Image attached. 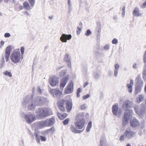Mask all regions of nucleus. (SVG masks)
<instances>
[{
  "mask_svg": "<svg viewBox=\"0 0 146 146\" xmlns=\"http://www.w3.org/2000/svg\"><path fill=\"white\" fill-rule=\"evenodd\" d=\"M130 103V102L129 101H126L123 102L122 105L123 110L126 111L124 114L123 117L122 119L123 125L124 126L126 125L129 120L131 118L132 114L133 112L132 110H127L129 107V104Z\"/></svg>",
  "mask_w": 146,
  "mask_h": 146,
  "instance_id": "1",
  "label": "nucleus"
},
{
  "mask_svg": "<svg viewBox=\"0 0 146 146\" xmlns=\"http://www.w3.org/2000/svg\"><path fill=\"white\" fill-rule=\"evenodd\" d=\"M22 104L24 106H27L28 109L30 110H34L36 107L37 106L29 96H27L23 98Z\"/></svg>",
  "mask_w": 146,
  "mask_h": 146,
  "instance_id": "2",
  "label": "nucleus"
},
{
  "mask_svg": "<svg viewBox=\"0 0 146 146\" xmlns=\"http://www.w3.org/2000/svg\"><path fill=\"white\" fill-rule=\"evenodd\" d=\"M135 133L133 131L130 127L127 128L123 134L120 136L119 140L123 141L125 139H129L134 137L135 135Z\"/></svg>",
  "mask_w": 146,
  "mask_h": 146,
  "instance_id": "3",
  "label": "nucleus"
},
{
  "mask_svg": "<svg viewBox=\"0 0 146 146\" xmlns=\"http://www.w3.org/2000/svg\"><path fill=\"white\" fill-rule=\"evenodd\" d=\"M36 113L41 117H44L52 114V110L46 108H40L36 110Z\"/></svg>",
  "mask_w": 146,
  "mask_h": 146,
  "instance_id": "4",
  "label": "nucleus"
},
{
  "mask_svg": "<svg viewBox=\"0 0 146 146\" xmlns=\"http://www.w3.org/2000/svg\"><path fill=\"white\" fill-rule=\"evenodd\" d=\"M10 58L11 61L15 64L19 62L21 59L20 51L16 50H14L11 54Z\"/></svg>",
  "mask_w": 146,
  "mask_h": 146,
  "instance_id": "5",
  "label": "nucleus"
},
{
  "mask_svg": "<svg viewBox=\"0 0 146 146\" xmlns=\"http://www.w3.org/2000/svg\"><path fill=\"white\" fill-rule=\"evenodd\" d=\"M134 108L137 113L141 117H143L144 115L146 114V100L145 105L142 104L141 105V108L139 111L138 110V106H135L134 107Z\"/></svg>",
  "mask_w": 146,
  "mask_h": 146,
  "instance_id": "6",
  "label": "nucleus"
},
{
  "mask_svg": "<svg viewBox=\"0 0 146 146\" xmlns=\"http://www.w3.org/2000/svg\"><path fill=\"white\" fill-rule=\"evenodd\" d=\"M34 101L37 106H42L46 103L47 98L45 97L41 96H37L35 97L33 99Z\"/></svg>",
  "mask_w": 146,
  "mask_h": 146,
  "instance_id": "7",
  "label": "nucleus"
},
{
  "mask_svg": "<svg viewBox=\"0 0 146 146\" xmlns=\"http://www.w3.org/2000/svg\"><path fill=\"white\" fill-rule=\"evenodd\" d=\"M24 118L27 122L29 123H31L35 120V116L30 112L25 114Z\"/></svg>",
  "mask_w": 146,
  "mask_h": 146,
  "instance_id": "8",
  "label": "nucleus"
},
{
  "mask_svg": "<svg viewBox=\"0 0 146 146\" xmlns=\"http://www.w3.org/2000/svg\"><path fill=\"white\" fill-rule=\"evenodd\" d=\"M113 114L115 116H120L122 113V111L120 109L118 108L117 104H115L113 106L112 108Z\"/></svg>",
  "mask_w": 146,
  "mask_h": 146,
  "instance_id": "9",
  "label": "nucleus"
},
{
  "mask_svg": "<svg viewBox=\"0 0 146 146\" xmlns=\"http://www.w3.org/2000/svg\"><path fill=\"white\" fill-rule=\"evenodd\" d=\"M85 121L84 119H82L80 120H77L76 122L75 123L76 127L79 129H82L85 125Z\"/></svg>",
  "mask_w": 146,
  "mask_h": 146,
  "instance_id": "10",
  "label": "nucleus"
},
{
  "mask_svg": "<svg viewBox=\"0 0 146 146\" xmlns=\"http://www.w3.org/2000/svg\"><path fill=\"white\" fill-rule=\"evenodd\" d=\"M50 92L54 97L60 98L62 97V92L58 89H52L50 90Z\"/></svg>",
  "mask_w": 146,
  "mask_h": 146,
  "instance_id": "11",
  "label": "nucleus"
},
{
  "mask_svg": "<svg viewBox=\"0 0 146 146\" xmlns=\"http://www.w3.org/2000/svg\"><path fill=\"white\" fill-rule=\"evenodd\" d=\"M72 37V36L71 35H66L63 34L61 36L60 39L62 42H66L67 40H70Z\"/></svg>",
  "mask_w": 146,
  "mask_h": 146,
  "instance_id": "12",
  "label": "nucleus"
},
{
  "mask_svg": "<svg viewBox=\"0 0 146 146\" xmlns=\"http://www.w3.org/2000/svg\"><path fill=\"white\" fill-rule=\"evenodd\" d=\"M58 78L54 77L52 76L49 79V82L51 86H54L58 84Z\"/></svg>",
  "mask_w": 146,
  "mask_h": 146,
  "instance_id": "13",
  "label": "nucleus"
},
{
  "mask_svg": "<svg viewBox=\"0 0 146 146\" xmlns=\"http://www.w3.org/2000/svg\"><path fill=\"white\" fill-rule=\"evenodd\" d=\"M73 90V84L72 82H71L69 83L67 86L64 93L65 94H67L72 93Z\"/></svg>",
  "mask_w": 146,
  "mask_h": 146,
  "instance_id": "14",
  "label": "nucleus"
},
{
  "mask_svg": "<svg viewBox=\"0 0 146 146\" xmlns=\"http://www.w3.org/2000/svg\"><path fill=\"white\" fill-rule=\"evenodd\" d=\"M64 60L66 62L68 66L70 68H71L72 66L71 62V57L69 54H66Z\"/></svg>",
  "mask_w": 146,
  "mask_h": 146,
  "instance_id": "15",
  "label": "nucleus"
},
{
  "mask_svg": "<svg viewBox=\"0 0 146 146\" xmlns=\"http://www.w3.org/2000/svg\"><path fill=\"white\" fill-rule=\"evenodd\" d=\"M69 76L67 75L61 79L60 86V88L62 89L65 86L69 80Z\"/></svg>",
  "mask_w": 146,
  "mask_h": 146,
  "instance_id": "16",
  "label": "nucleus"
},
{
  "mask_svg": "<svg viewBox=\"0 0 146 146\" xmlns=\"http://www.w3.org/2000/svg\"><path fill=\"white\" fill-rule=\"evenodd\" d=\"M11 51V47L10 46H9L6 48L5 51V56L7 61L9 60V58Z\"/></svg>",
  "mask_w": 146,
  "mask_h": 146,
  "instance_id": "17",
  "label": "nucleus"
},
{
  "mask_svg": "<svg viewBox=\"0 0 146 146\" xmlns=\"http://www.w3.org/2000/svg\"><path fill=\"white\" fill-rule=\"evenodd\" d=\"M136 82L135 86L142 87L143 85V82L141 80L140 75H138L135 79Z\"/></svg>",
  "mask_w": 146,
  "mask_h": 146,
  "instance_id": "18",
  "label": "nucleus"
},
{
  "mask_svg": "<svg viewBox=\"0 0 146 146\" xmlns=\"http://www.w3.org/2000/svg\"><path fill=\"white\" fill-rule=\"evenodd\" d=\"M130 125L132 127H135L139 125V123L138 120L135 118H133L130 121Z\"/></svg>",
  "mask_w": 146,
  "mask_h": 146,
  "instance_id": "19",
  "label": "nucleus"
},
{
  "mask_svg": "<svg viewBox=\"0 0 146 146\" xmlns=\"http://www.w3.org/2000/svg\"><path fill=\"white\" fill-rule=\"evenodd\" d=\"M65 103V100H60L58 103V105L59 108L62 111H64L65 110V108L64 106V104Z\"/></svg>",
  "mask_w": 146,
  "mask_h": 146,
  "instance_id": "20",
  "label": "nucleus"
},
{
  "mask_svg": "<svg viewBox=\"0 0 146 146\" xmlns=\"http://www.w3.org/2000/svg\"><path fill=\"white\" fill-rule=\"evenodd\" d=\"M46 126H51L54 124L55 122V119L54 118L48 119L45 120Z\"/></svg>",
  "mask_w": 146,
  "mask_h": 146,
  "instance_id": "21",
  "label": "nucleus"
},
{
  "mask_svg": "<svg viewBox=\"0 0 146 146\" xmlns=\"http://www.w3.org/2000/svg\"><path fill=\"white\" fill-rule=\"evenodd\" d=\"M65 103L66 104V108L68 112H70L72 108V104L68 100H65Z\"/></svg>",
  "mask_w": 146,
  "mask_h": 146,
  "instance_id": "22",
  "label": "nucleus"
},
{
  "mask_svg": "<svg viewBox=\"0 0 146 146\" xmlns=\"http://www.w3.org/2000/svg\"><path fill=\"white\" fill-rule=\"evenodd\" d=\"M133 15L136 16H141V14L139 13V9L138 7H135L133 12Z\"/></svg>",
  "mask_w": 146,
  "mask_h": 146,
  "instance_id": "23",
  "label": "nucleus"
},
{
  "mask_svg": "<svg viewBox=\"0 0 146 146\" xmlns=\"http://www.w3.org/2000/svg\"><path fill=\"white\" fill-rule=\"evenodd\" d=\"M70 129L71 131L73 133H82L83 131L80 130L76 129V127L73 125H71L70 127Z\"/></svg>",
  "mask_w": 146,
  "mask_h": 146,
  "instance_id": "24",
  "label": "nucleus"
},
{
  "mask_svg": "<svg viewBox=\"0 0 146 146\" xmlns=\"http://www.w3.org/2000/svg\"><path fill=\"white\" fill-rule=\"evenodd\" d=\"M23 7L25 9L27 10H30L32 7H31L27 1L24 2L23 3Z\"/></svg>",
  "mask_w": 146,
  "mask_h": 146,
  "instance_id": "25",
  "label": "nucleus"
},
{
  "mask_svg": "<svg viewBox=\"0 0 146 146\" xmlns=\"http://www.w3.org/2000/svg\"><path fill=\"white\" fill-rule=\"evenodd\" d=\"M119 68V65L118 64H115V70L114 75L115 77H116L117 76L118 70Z\"/></svg>",
  "mask_w": 146,
  "mask_h": 146,
  "instance_id": "26",
  "label": "nucleus"
},
{
  "mask_svg": "<svg viewBox=\"0 0 146 146\" xmlns=\"http://www.w3.org/2000/svg\"><path fill=\"white\" fill-rule=\"evenodd\" d=\"M84 113L81 112L78 113L76 116V120H80L84 117Z\"/></svg>",
  "mask_w": 146,
  "mask_h": 146,
  "instance_id": "27",
  "label": "nucleus"
},
{
  "mask_svg": "<svg viewBox=\"0 0 146 146\" xmlns=\"http://www.w3.org/2000/svg\"><path fill=\"white\" fill-rule=\"evenodd\" d=\"M145 96L144 95L141 94L139 95V97L137 98V102L138 103L142 102L144 99Z\"/></svg>",
  "mask_w": 146,
  "mask_h": 146,
  "instance_id": "28",
  "label": "nucleus"
},
{
  "mask_svg": "<svg viewBox=\"0 0 146 146\" xmlns=\"http://www.w3.org/2000/svg\"><path fill=\"white\" fill-rule=\"evenodd\" d=\"M142 75L143 78L146 80V64H144Z\"/></svg>",
  "mask_w": 146,
  "mask_h": 146,
  "instance_id": "29",
  "label": "nucleus"
},
{
  "mask_svg": "<svg viewBox=\"0 0 146 146\" xmlns=\"http://www.w3.org/2000/svg\"><path fill=\"white\" fill-rule=\"evenodd\" d=\"M142 87L135 86V94L136 95L139 93L141 91Z\"/></svg>",
  "mask_w": 146,
  "mask_h": 146,
  "instance_id": "30",
  "label": "nucleus"
},
{
  "mask_svg": "<svg viewBox=\"0 0 146 146\" xmlns=\"http://www.w3.org/2000/svg\"><path fill=\"white\" fill-rule=\"evenodd\" d=\"M38 125L40 128H42L46 126V124L45 121H42L38 123Z\"/></svg>",
  "mask_w": 146,
  "mask_h": 146,
  "instance_id": "31",
  "label": "nucleus"
},
{
  "mask_svg": "<svg viewBox=\"0 0 146 146\" xmlns=\"http://www.w3.org/2000/svg\"><path fill=\"white\" fill-rule=\"evenodd\" d=\"M58 116L60 119H63L66 117L67 115L66 114H61L58 112L57 113Z\"/></svg>",
  "mask_w": 146,
  "mask_h": 146,
  "instance_id": "32",
  "label": "nucleus"
},
{
  "mask_svg": "<svg viewBox=\"0 0 146 146\" xmlns=\"http://www.w3.org/2000/svg\"><path fill=\"white\" fill-rule=\"evenodd\" d=\"M92 127V122L91 121H90L87 126L86 128V131L87 132H89L90 131V129Z\"/></svg>",
  "mask_w": 146,
  "mask_h": 146,
  "instance_id": "33",
  "label": "nucleus"
},
{
  "mask_svg": "<svg viewBox=\"0 0 146 146\" xmlns=\"http://www.w3.org/2000/svg\"><path fill=\"white\" fill-rule=\"evenodd\" d=\"M97 26L96 27L97 29H98V32H100L101 31V24L100 22H98L97 23Z\"/></svg>",
  "mask_w": 146,
  "mask_h": 146,
  "instance_id": "34",
  "label": "nucleus"
},
{
  "mask_svg": "<svg viewBox=\"0 0 146 146\" xmlns=\"http://www.w3.org/2000/svg\"><path fill=\"white\" fill-rule=\"evenodd\" d=\"M93 76L94 78L96 79H98L100 76V74L98 73L97 72H94Z\"/></svg>",
  "mask_w": 146,
  "mask_h": 146,
  "instance_id": "35",
  "label": "nucleus"
},
{
  "mask_svg": "<svg viewBox=\"0 0 146 146\" xmlns=\"http://www.w3.org/2000/svg\"><path fill=\"white\" fill-rule=\"evenodd\" d=\"M3 74L6 76H8L9 77H12V74L11 72L8 71H6L3 72Z\"/></svg>",
  "mask_w": 146,
  "mask_h": 146,
  "instance_id": "36",
  "label": "nucleus"
},
{
  "mask_svg": "<svg viewBox=\"0 0 146 146\" xmlns=\"http://www.w3.org/2000/svg\"><path fill=\"white\" fill-rule=\"evenodd\" d=\"M66 73V70H62L60 72L59 75L61 77H62L65 75Z\"/></svg>",
  "mask_w": 146,
  "mask_h": 146,
  "instance_id": "37",
  "label": "nucleus"
},
{
  "mask_svg": "<svg viewBox=\"0 0 146 146\" xmlns=\"http://www.w3.org/2000/svg\"><path fill=\"white\" fill-rule=\"evenodd\" d=\"M127 87L128 88V91L129 93H131L132 92V86L129 84L127 85Z\"/></svg>",
  "mask_w": 146,
  "mask_h": 146,
  "instance_id": "38",
  "label": "nucleus"
},
{
  "mask_svg": "<svg viewBox=\"0 0 146 146\" xmlns=\"http://www.w3.org/2000/svg\"><path fill=\"white\" fill-rule=\"evenodd\" d=\"M29 1L31 5V7H32L34 5L35 0H29Z\"/></svg>",
  "mask_w": 146,
  "mask_h": 146,
  "instance_id": "39",
  "label": "nucleus"
},
{
  "mask_svg": "<svg viewBox=\"0 0 146 146\" xmlns=\"http://www.w3.org/2000/svg\"><path fill=\"white\" fill-rule=\"evenodd\" d=\"M87 108V105L85 104H83L81 105L80 107V108L81 110H85Z\"/></svg>",
  "mask_w": 146,
  "mask_h": 146,
  "instance_id": "40",
  "label": "nucleus"
},
{
  "mask_svg": "<svg viewBox=\"0 0 146 146\" xmlns=\"http://www.w3.org/2000/svg\"><path fill=\"white\" fill-rule=\"evenodd\" d=\"M70 121V119L69 118H67L63 121V123L64 125L67 124Z\"/></svg>",
  "mask_w": 146,
  "mask_h": 146,
  "instance_id": "41",
  "label": "nucleus"
},
{
  "mask_svg": "<svg viewBox=\"0 0 146 146\" xmlns=\"http://www.w3.org/2000/svg\"><path fill=\"white\" fill-rule=\"evenodd\" d=\"M82 90L80 88H79L77 90V95L78 97L80 96V93L81 92Z\"/></svg>",
  "mask_w": 146,
  "mask_h": 146,
  "instance_id": "42",
  "label": "nucleus"
},
{
  "mask_svg": "<svg viewBox=\"0 0 146 146\" xmlns=\"http://www.w3.org/2000/svg\"><path fill=\"white\" fill-rule=\"evenodd\" d=\"M92 34V32L90 29H88L86 31V32L85 33V35L88 36Z\"/></svg>",
  "mask_w": 146,
  "mask_h": 146,
  "instance_id": "43",
  "label": "nucleus"
},
{
  "mask_svg": "<svg viewBox=\"0 0 146 146\" xmlns=\"http://www.w3.org/2000/svg\"><path fill=\"white\" fill-rule=\"evenodd\" d=\"M112 44H116L118 43V41L116 38H114L112 40Z\"/></svg>",
  "mask_w": 146,
  "mask_h": 146,
  "instance_id": "44",
  "label": "nucleus"
},
{
  "mask_svg": "<svg viewBox=\"0 0 146 146\" xmlns=\"http://www.w3.org/2000/svg\"><path fill=\"white\" fill-rule=\"evenodd\" d=\"M143 62L145 64H146V50L143 56Z\"/></svg>",
  "mask_w": 146,
  "mask_h": 146,
  "instance_id": "45",
  "label": "nucleus"
},
{
  "mask_svg": "<svg viewBox=\"0 0 146 146\" xmlns=\"http://www.w3.org/2000/svg\"><path fill=\"white\" fill-rule=\"evenodd\" d=\"M36 139L37 142L38 143H40V136L36 134Z\"/></svg>",
  "mask_w": 146,
  "mask_h": 146,
  "instance_id": "46",
  "label": "nucleus"
},
{
  "mask_svg": "<svg viewBox=\"0 0 146 146\" xmlns=\"http://www.w3.org/2000/svg\"><path fill=\"white\" fill-rule=\"evenodd\" d=\"M106 141V140L105 139H104V140H102V139H101L100 141V146H103V145L104 144Z\"/></svg>",
  "mask_w": 146,
  "mask_h": 146,
  "instance_id": "47",
  "label": "nucleus"
},
{
  "mask_svg": "<svg viewBox=\"0 0 146 146\" xmlns=\"http://www.w3.org/2000/svg\"><path fill=\"white\" fill-rule=\"evenodd\" d=\"M40 139L42 141H45L46 140V138L45 137H44L41 136H40Z\"/></svg>",
  "mask_w": 146,
  "mask_h": 146,
  "instance_id": "48",
  "label": "nucleus"
},
{
  "mask_svg": "<svg viewBox=\"0 0 146 146\" xmlns=\"http://www.w3.org/2000/svg\"><path fill=\"white\" fill-rule=\"evenodd\" d=\"M90 97V95L89 94H87L86 95L84 96H83V99L84 100H86Z\"/></svg>",
  "mask_w": 146,
  "mask_h": 146,
  "instance_id": "49",
  "label": "nucleus"
},
{
  "mask_svg": "<svg viewBox=\"0 0 146 146\" xmlns=\"http://www.w3.org/2000/svg\"><path fill=\"white\" fill-rule=\"evenodd\" d=\"M110 46L109 44H107L104 47V49L105 50H108L109 49Z\"/></svg>",
  "mask_w": 146,
  "mask_h": 146,
  "instance_id": "50",
  "label": "nucleus"
},
{
  "mask_svg": "<svg viewBox=\"0 0 146 146\" xmlns=\"http://www.w3.org/2000/svg\"><path fill=\"white\" fill-rule=\"evenodd\" d=\"M125 6H123L122 9V15L124 16L125 15Z\"/></svg>",
  "mask_w": 146,
  "mask_h": 146,
  "instance_id": "51",
  "label": "nucleus"
},
{
  "mask_svg": "<svg viewBox=\"0 0 146 146\" xmlns=\"http://www.w3.org/2000/svg\"><path fill=\"white\" fill-rule=\"evenodd\" d=\"M37 90L38 93H39L40 94H42V90L39 87H38Z\"/></svg>",
  "mask_w": 146,
  "mask_h": 146,
  "instance_id": "52",
  "label": "nucleus"
},
{
  "mask_svg": "<svg viewBox=\"0 0 146 146\" xmlns=\"http://www.w3.org/2000/svg\"><path fill=\"white\" fill-rule=\"evenodd\" d=\"M11 36L10 34L9 33H6L4 35V37H9Z\"/></svg>",
  "mask_w": 146,
  "mask_h": 146,
  "instance_id": "53",
  "label": "nucleus"
},
{
  "mask_svg": "<svg viewBox=\"0 0 146 146\" xmlns=\"http://www.w3.org/2000/svg\"><path fill=\"white\" fill-rule=\"evenodd\" d=\"M72 10V6H68V12L69 14H70Z\"/></svg>",
  "mask_w": 146,
  "mask_h": 146,
  "instance_id": "54",
  "label": "nucleus"
},
{
  "mask_svg": "<svg viewBox=\"0 0 146 146\" xmlns=\"http://www.w3.org/2000/svg\"><path fill=\"white\" fill-rule=\"evenodd\" d=\"M24 48L23 47H22L21 49V51L22 55H23L24 54Z\"/></svg>",
  "mask_w": 146,
  "mask_h": 146,
  "instance_id": "55",
  "label": "nucleus"
},
{
  "mask_svg": "<svg viewBox=\"0 0 146 146\" xmlns=\"http://www.w3.org/2000/svg\"><path fill=\"white\" fill-rule=\"evenodd\" d=\"M64 67V66H59L57 67V68H56V70L57 71H58L60 69Z\"/></svg>",
  "mask_w": 146,
  "mask_h": 146,
  "instance_id": "56",
  "label": "nucleus"
},
{
  "mask_svg": "<svg viewBox=\"0 0 146 146\" xmlns=\"http://www.w3.org/2000/svg\"><path fill=\"white\" fill-rule=\"evenodd\" d=\"M49 130L51 133H53L54 131V128L53 127H52L50 129H49Z\"/></svg>",
  "mask_w": 146,
  "mask_h": 146,
  "instance_id": "57",
  "label": "nucleus"
},
{
  "mask_svg": "<svg viewBox=\"0 0 146 146\" xmlns=\"http://www.w3.org/2000/svg\"><path fill=\"white\" fill-rule=\"evenodd\" d=\"M0 43H1V46H0V48H1L3 46V45L4 44V42L3 40H2L1 42Z\"/></svg>",
  "mask_w": 146,
  "mask_h": 146,
  "instance_id": "58",
  "label": "nucleus"
},
{
  "mask_svg": "<svg viewBox=\"0 0 146 146\" xmlns=\"http://www.w3.org/2000/svg\"><path fill=\"white\" fill-rule=\"evenodd\" d=\"M24 14L26 15V16H30V15L28 13L27 11H25L24 13Z\"/></svg>",
  "mask_w": 146,
  "mask_h": 146,
  "instance_id": "59",
  "label": "nucleus"
},
{
  "mask_svg": "<svg viewBox=\"0 0 146 146\" xmlns=\"http://www.w3.org/2000/svg\"><path fill=\"white\" fill-rule=\"evenodd\" d=\"M68 6H72V5L71 4V1L70 0H68Z\"/></svg>",
  "mask_w": 146,
  "mask_h": 146,
  "instance_id": "60",
  "label": "nucleus"
},
{
  "mask_svg": "<svg viewBox=\"0 0 146 146\" xmlns=\"http://www.w3.org/2000/svg\"><path fill=\"white\" fill-rule=\"evenodd\" d=\"M133 67L134 69H136L137 68V64L136 63H134L133 66Z\"/></svg>",
  "mask_w": 146,
  "mask_h": 146,
  "instance_id": "61",
  "label": "nucleus"
},
{
  "mask_svg": "<svg viewBox=\"0 0 146 146\" xmlns=\"http://www.w3.org/2000/svg\"><path fill=\"white\" fill-rule=\"evenodd\" d=\"M134 82L132 80H131L130 82V85L132 86L133 85Z\"/></svg>",
  "mask_w": 146,
  "mask_h": 146,
  "instance_id": "62",
  "label": "nucleus"
},
{
  "mask_svg": "<svg viewBox=\"0 0 146 146\" xmlns=\"http://www.w3.org/2000/svg\"><path fill=\"white\" fill-rule=\"evenodd\" d=\"M21 144H20V146H24V143L23 140L22 139L21 140Z\"/></svg>",
  "mask_w": 146,
  "mask_h": 146,
  "instance_id": "63",
  "label": "nucleus"
},
{
  "mask_svg": "<svg viewBox=\"0 0 146 146\" xmlns=\"http://www.w3.org/2000/svg\"><path fill=\"white\" fill-rule=\"evenodd\" d=\"M146 7V1L143 4V8H145Z\"/></svg>",
  "mask_w": 146,
  "mask_h": 146,
  "instance_id": "64",
  "label": "nucleus"
}]
</instances>
